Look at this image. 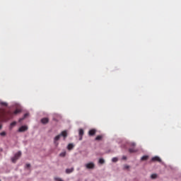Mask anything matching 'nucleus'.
<instances>
[{
	"label": "nucleus",
	"mask_w": 181,
	"mask_h": 181,
	"mask_svg": "<svg viewBox=\"0 0 181 181\" xmlns=\"http://www.w3.org/2000/svg\"><path fill=\"white\" fill-rule=\"evenodd\" d=\"M1 136H5L6 135V132H2L0 133Z\"/></svg>",
	"instance_id": "24"
},
{
	"label": "nucleus",
	"mask_w": 181,
	"mask_h": 181,
	"mask_svg": "<svg viewBox=\"0 0 181 181\" xmlns=\"http://www.w3.org/2000/svg\"><path fill=\"white\" fill-rule=\"evenodd\" d=\"M61 135L59 134L57 136H56L54 139V144L56 145V146H57V145H59V143H57V141H59V139H60Z\"/></svg>",
	"instance_id": "7"
},
{
	"label": "nucleus",
	"mask_w": 181,
	"mask_h": 181,
	"mask_svg": "<svg viewBox=\"0 0 181 181\" xmlns=\"http://www.w3.org/2000/svg\"><path fill=\"white\" fill-rule=\"evenodd\" d=\"M136 144L135 143H131L130 144V146H136Z\"/></svg>",
	"instance_id": "27"
},
{
	"label": "nucleus",
	"mask_w": 181,
	"mask_h": 181,
	"mask_svg": "<svg viewBox=\"0 0 181 181\" xmlns=\"http://www.w3.org/2000/svg\"><path fill=\"white\" fill-rule=\"evenodd\" d=\"M95 165H94V163H89L86 164V169H94Z\"/></svg>",
	"instance_id": "2"
},
{
	"label": "nucleus",
	"mask_w": 181,
	"mask_h": 181,
	"mask_svg": "<svg viewBox=\"0 0 181 181\" xmlns=\"http://www.w3.org/2000/svg\"><path fill=\"white\" fill-rule=\"evenodd\" d=\"M54 180L55 181H64L62 178L57 177H55L54 178Z\"/></svg>",
	"instance_id": "21"
},
{
	"label": "nucleus",
	"mask_w": 181,
	"mask_h": 181,
	"mask_svg": "<svg viewBox=\"0 0 181 181\" xmlns=\"http://www.w3.org/2000/svg\"><path fill=\"white\" fill-rule=\"evenodd\" d=\"M112 162H114V163L118 162V158L114 157V158L112 159Z\"/></svg>",
	"instance_id": "22"
},
{
	"label": "nucleus",
	"mask_w": 181,
	"mask_h": 181,
	"mask_svg": "<svg viewBox=\"0 0 181 181\" xmlns=\"http://www.w3.org/2000/svg\"><path fill=\"white\" fill-rule=\"evenodd\" d=\"M103 139V136H98L95 137V141H101Z\"/></svg>",
	"instance_id": "17"
},
{
	"label": "nucleus",
	"mask_w": 181,
	"mask_h": 181,
	"mask_svg": "<svg viewBox=\"0 0 181 181\" xmlns=\"http://www.w3.org/2000/svg\"><path fill=\"white\" fill-rule=\"evenodd\" d=\"M59 135H61V136H63L64 139H66V138H67V131L64 130Z\"/></svg>",
	"instance_id": "9"
},
{
	"label": "nucleus",
	"mask_w": 181,
	"mask_h": 181,
	"mask_svg": "<svg viewBox=\"0 0 181 181\" xmlns=\"http://www.w3.org/2000/svg\"><path fill=\"white\" fill-rule=\"evenodd\" d=\"M16 125V122H13L10 124V128H12L13 127H15Z\"/></svg>",
	"instance_id": "20"
},
{
	"label": "nucleus",
	"mask_w": 181,
	"mask_h": 181,
	"mask_svg": "<svg viewBox=\"0 0 181 181\" xmlns=\"http://www.w3.org/2000/svg\"><path fill=\"white\" fill-rule=\"evenodd\" d=\"M28 126H21L18 129V132H25L28 131Z\"/></svg>",
	"instance_id": "4"
},
{
	"label": "nucleus",
	"mask_w": 181,
	"mask_h": 181,
	"mask_svg": "<svg viewBox=\"0 0 181 181\" xmlns=\"http://www.w3.org/2000/svg\"><path fill=\"white\" fill-rule=\"evenodd\" d=\"M96 132H97V130H95V129H92L89 130L88 135H89V136H94V135H95Z\"/></svg>",
	"instance_id": "6"
},
{
	"label": "nucleus",
	"mask_w": 181,
	"mask_h": 181,
	"mask_svg": "<svg viewBox=\"0 0 181 181\" xmlns=\"http://www.w3.org/2000/svg\"><path fill=\"white\" fill-rule=\"evenodd\" d=\"M129 152L130 153H135V152H138V150L135 149V148H129Z\"/></svg>",
	"instance_id": "14"
},
{
	"label": "nucleus",
	"mask_w": 181,
	"mask_h": 181,
	"mask_svg": "<svg viewBox=\"0 0 181 181\" xmlns=\"http://www.w3.org/2000/svg\"><path fill=\"white\" fill-rule=\"evenodd\" d=\"M84 135V130L83 129H79V141H81L83 139V136Z\"/></svg>",
	"instance_id": "8"
},
{
	"label": "nucleus",
	"mask_w": 181,
	"mask_h": 181,
	"mask_svg": "<svg viewBox=\"0 0 181 181\" xmlns=\"http://www.w3.org/2000/svg\"><path fill=\"white\" fill-rule=\"evenodd\" d=\"M60 156L64 157L66 156V152H62L59 154Z\"/></svg>",
	"instance_id": "25"
},
{
	"label": "nucleus",
	"mask_w": 181,
	"mask_h": 181,
	"mask_svg": "<svg viewBox=\"0 0 181 181\" xmlns=\"http://www.w3.org/2000/svg\"><path fill=\"white\" fill-rule=\"evenodd\" d=\"M22 156V153L21 151H18L17 153L15 154V156L11 158V162L13 163H16V160L19 159V158Z\"/></svg>",
	"instance_id": "1"
},
{
	"label": "nucleus",
	"mask_w": 181,
	"mask_h": 181,
	"mask_svg": "<svg viewBox=\"0 0 181 181\" xmlns=\"http://www.w3.org/2000/svg\"><path fill=\"white\" fill-rule=\"evenodd\" d=\"M99 163H100V165H103V164L105 163V160H104V159H103V158H100Z\"/></svg>",
	"instance_id": "18"
},
{
	"label": "nucleus",
	"mask_w": 181,
	"mask_h": 181,
	"mask_svg": "<svg viewBox=\"0 0 181 181\" xmlns=\"http://www.w3.org/2000/svg\"><path fill=\"white\" fill-rule=\"evenodd\" d=\"M122 159H123L124 160H127V156H124L122 157Z\"/></svg>",
	"instance_id": "28"
},
{
	"label": "nucleus",
	"mask_w": 181,
	"mask_h": 181,
	"mask_svg": "<svg viewBox=\"0 0 181 181\" xmlns=\"http://www.w3.org/2000/svg\"><path fill=\"white\" fill-rule=\"evenodd\" d=\"M73 148H74V145L73 144H69L67 146V149L69 151H71V149H73Z\"/></svg>",
	"instance_id": "13"
},
{
	"label": "nucleus",
	"mask_w": 181,
	"mask_h": 181,
	"mask_svg": "<svg viewBox=\"0 0 181 181\" xmlns=\"http://www.w3.org/2000/svg\"><path fill=\"white\" fill-rule=\"evenodd\" d=\"M127 169H129V165H124V170H127Z\"/></svg>",
	"instance_id": "23"
},
{
	"label": "nucleus",
	"mask_w": 181,
	"mask_h": 181,
	"mask_svg": "<svg viewBox=\"0 0 181 181\" xmlns=\"http://www.w3.org/2000/svg\"><path fill=\"white\" fill-rule=\"evenodd\" d=\"M42 124H47L49 122V118L45 117L41 119Z\"/></svg>",
	"instance_id": "10"
},
{
	"label": "nucleus",
	"mask_w": 181,
	"mask_h": 181,
	"mask_svg": "<svg viewBox=\"0 0 181 181\" xmlns=\"http://www.w3.org/2000/svg\"><path fill=\"white\" fill-rule=\"evenodd\" d=\"M72 172H74V168H67L66 170V173L69 174V173H72Z\"/></svg>",
	"instance_id": "11"
},
{
	"label": "nucleus",
	"mask_w": 181,
	"mask_h": 181,
	"mask_svg": "<svg viewBox=\"0 0 181 181\" xmlns=\"http://www.w3.org/2000/svg\"><path fill=\"white\" fill-rule=\"evenodd\" d=\"M0 104L3 107H8V103H6V102H0Z\"/></svg>",
	"instance_id": "16"
},
{
	"label": "nucleus",
	"mask_w": 181,
	"mask_h": 181,
	"mask_svg": "<svg viewBox=\"0 0 181 181\" xmlns=\"http://www.w3.org/2000/svg\"><path fill=\"white\" fill-rule=\"evenodd\" d=\"M26 168H30V164H26Z\"/></svg>",
	"instance_id": "29"
},
{
	"label": "nucleus",
	"mask_w": 181,
	"mask_h": 181,
	"mask_svg": "<svg viewBox=\"0 0 181 181\" xmlns=\"http://www.w3.org/2000/svg\"><path fill=\"white\" fill-rule=\"evenodd\" d=\"M151 161L159 162L160 163V162H162V160L160 159V158H159V156H154L151 158Z\"/></svg>",
	"instance_id": "5"
},
{
	"label": "nucleus",
	"mask_w": 181,
	"mask_h": 181,
	"mask_svg": "<svg viewBox=\"0 0 181 181\" xmlns=\"http://www.w3.org/2000/svg\"><path fill=\"white\" fill-rule=\"evenodd\" d=\"M0 181H1V180H0Z\"/></svg>",
	"instance_id": "31"
},
{
	"label": "nucleus",
	"mask_w": 181,
	"mask_h": 181,
	"mask_svg": "<svg viewBox=\"0 0 181 181\" xmlns=\"http://www.w3.org/2000/svg\"><path fill=\"white\" fill-rule=\"evenodd\" d=\"M148 158H149V156H144L141 157V160H148Z\"/></svg>",
	"instance_id": "15"
},
{
	"label": "nucleus",
	"mask_w": 181,
	"mask_h": 181,
	"mask_svg": "<svg viewBox=\"0 0 181 181\" xmlns=\"http://www.w3.org/2000/svg\"><path fill=\"white\" fill-rule=\"evenodd\" d=\"M29 116L28 113H25L23 116V117L19 119V122H22L25 118H27Z\"/></svg>",
	"instance_id": "12"
},
{
	"label": "nucleus",
	"mask_w": 181,
	"mask_h": 181,
	"mask_svg": "<svg viewBox=\"0 0 181 181\" xmlns=\"http://www.w3.org/2000/svg\"><path fill=\"white\" fill-rule=\"evenodd\" d=\"M21 109H16L13 112H8V115H11L12 117L14 114V115H16L21 112Z\"/></svg>",
	"instance_id": "3"
},
{
	"label": "nucleus",
	"mask_w": 181,
	"mask_h": 181,
	"mask_svg": "<svg viewBox=\"0 0 181 181\" xmlns=\"http://www.w3.org/2000/svg\"><path fill=\"white\" fill-rule=\"evenodd\" d=\"M0 129H2V125L0 124Z\"/></svg>",
	"instance_id": "30"
},
{
	"label": "nucleus",
	"mask_w": 181,
	"mask_h": 181,
	"mask_svg": "<svg viewBox=\"0 0 181 181\" xmlns=\"http://www.w3.org/2000/svg\"><path fill=\"white\" fill-rule=\"evenodd\" d=\"M2 115H5V112L4 110H1L0 117H2Z\"/></svg>",
	"instance_id": "26"
},
{
	"label": "nucleus",
	"mask_w": 181,
	"mask_h": 181,
	"mask_svg": "<svg viewBox=\"0 0 181 181\" xmlns=\"http://www.w3.org/2000/svg\"><path fill=\"white\" fill-rule=\"evenodd\" d=\"M151 179H156V177H158V175H156V174H152V175H151Z\"/></svg>",
	"instance_id": "19"
}]
</instances>
